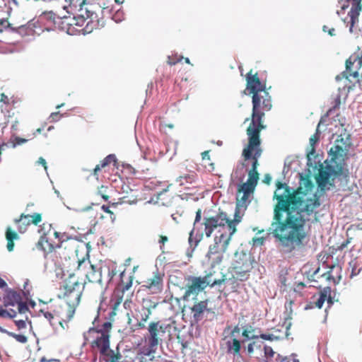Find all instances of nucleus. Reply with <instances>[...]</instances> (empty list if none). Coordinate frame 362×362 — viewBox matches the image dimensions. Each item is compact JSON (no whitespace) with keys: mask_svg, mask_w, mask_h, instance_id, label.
<instances>
[{"mask_svg":"<svg viewBox=\"0 0 362 362\" xmlns=\"http://www.w3.org/2000/svg\"><path fill=\"white\" fill-rule=\"evenodd\" d=\"M194 228H193V229L190 231L189 235V243L191 247L193 246V249H194L198 245L199 242L203 238V233L196 234L194 236Z\"/></svg>","mask_w":362,"mask_h":362,"instance_id":"32","label":"nucleus"},{"mask_svg":"<svg viewBox=\"0 0 362 362\" xmlns=\"http://www.w3.org/2000/svg\"><path fill=\"white\" fill-rule=\"evenodd\" d=\"M14 223L17 224V229L20 233H24L27 230L28 226L30 223V215H25L22 214L19 218H16Z\"/></svg>","mask_w":362,"mask_h":362,"instance_id":"24","label":"nucleus"},{"mask_svg":"<svg viewBox=\"0 0 362 362\" xmlns=\"http://www.w3.org/2000/svg\"><path fill=\"white\" fill-rule=\"evenodd\" d=\"M28 319V317L27 316H25V319L14 320V323H15V325L17 327L18 330H21L22 329H25L26 327L25 321Z\"/></svg>","mask_w":362,"mask_h":362,"instance_id":"42","label":"nucleus"},{"mask_svg":"<svg viewBox=\"0 0 362 362\" xmlns=\"http://www.w3.org/2000/svg\"><path fill=\"white\" fill-rule=\"evenodd\" d=\"M105 269L107 272L105 280L107 283H110L112 280L113 277L116 275L117 271L114 269H110L109 267H105Z\"/></svg>","mask_w":362,"mask_h":362,"instance_id":"43","label":"nucleus"},{"mask_svg":"<svg viewBox=\"0 0 362 362\" xmlns=\"http://www.w3.org/2000/svg\"><path fill=\"white\" fill-rule=\"evenodd\" d=\"M197 175L195 174H187L183 176H180L177 179V182L180 185L185 186V188H189L185 186L187 184H192L196 181Z\"/></svg>","mask_w":362,"mask_h":362,"instance_id":"30","label":"nucleus"},{"mask_svg":"<svg viewBox=\"0 0 362 362\" xmlns=\"http://www.w3.org/2000/svg\"><path fill=\"white\" fill-rule=\"evenodd\" d=\"M60 117H61V115L59 114V112H52L49 116V119H50L51 122H56V121L59 120Z\"/></svg>","mask_w":362,"mask_h":362,"instance_id":"54","label":"nucleus"},{"mask_svg":"<svg viewBox=\"0 0 362 362\" xmlns=\"http://www.w3.org/2000/svg\"><path fill=\"white\" fill-rule=\"evenodd\" d=\"M37 247L42 250L45 255L52 252L57 255V241L52 240L47 237V234L40 236L37 243Z\"/></svg>","mask_w":362,"mask_h":362,"instance_id":"19","label":"nucleus"},{"mask_svg":"<svg viewBox=\"0 0 362 362\" xmlns=\"http://www.w3.org/2000/svg\"><path fill=\"white\" fill-rule=\"evenodd\" d=\"M141 311V313L140 320H141L142 321L146 322L149 319V317L151 314V310H150V308H148L146 307H142Z\"/></svg>","mask_w":362,"mask_h":362,"instance_id":"39","label":"nucleus"},{"mask_svg":"<svg viewBox=\"0 0 362 362\" xmlns=\"http://www.w3.org/2000/svg\"><path fill=\"white\" fill-rule=\"evenodd\" d=\"M341 267L339 266L333 265L330 267V269L327 272L323 273L320 276L325 278L327 281L329 282H333V284H337L341 280Z\"/></svg>","mask_w":362,"mask_h":362,"instance_id":"22","label":"nucleus"},{"mask_svg":"<svg viewBox=\"0 0 362 362\" xmlns=\"http://www.w3.org/2000/svg\"><path fill=\"white\" fill-rule=\"evenodd\" d=\"M172 325L166 322L152 321L149 322L147 330V341L151 347H157L166 338L170 337Z\"/></svg>","mask_w":362,"mask_h":362,"instance_id":"10","label":"nucleus"},{"mask_svg":"<svg viewBox=\"0 0 362 362\" xmlns=\"http://www.w3.org/2000/svg\"><path fill=\"white\" fill-rule=\"evenodd\" d=\"M260 344H258L257 342L253 341L247 345V351L250 356H252L255 354V351L258 349H260Z\"/></svg>","mask_w":362,"mask_h":362,"instance_id":"38","label":"nucleus"},{"mask_svg":"<svg viewBox=\"0 0 362 362\" xmlns=\"http://www.w3.org/2000/svg\"><path fill=\"white\" fill-rule=\"evenodd\" d=\"M53 236L57 240V255L61 259H66L76 251V239L68 233L54 230Z\"/></svg>","mask_w":362,"mask_h":362,"instance_id":"13","label":"nucleus"},{"mask_svg":"<svg viewBox=\"0 0 362 362\" xmlns=\"http://www.w3.org/2000/svg\"><path fill=\"white\" fill-rule=\"evenodd\" d=\"M259 337L262 339L269 341H272L274 339V335L271 334H262Z\"/></svg>","mask_w":362,"mask_h":362,"instance_id":"55","label":"nucleus"},{"mask_svg":"<svg viewBox=\"0 0 362 362\" xmlns=\"http://www.w3.org/2000/svg\"><path fill=\"white\" fill-rule=\"evenodd\" d=\"M37 163L39 164H41L44 167L45 170H47V163H46V160L42 157L39 158Z\"/></svg>","mask_w":362,"mask_h":362,"instance_id":"60","label":"nucleus"},{"mask_svg":"<svg viewBox=\"0 0 362 362\" xmlns=\"http://www.w3.org/2000/svg\"><path fill=\"white\" fill-rule=\"evenodd\" d=\"M6 239L7 240V250L9 252L13 250L14 248V240L19 238L18 235L16 232L13 231L11 227H8L6 230Z\"/></svg>","mask_w":362,"mask_h":362,"instance_id":"26","label":"nucleus"},{"mask_svg":"<svg viewBox=\"0 0 362 362\" xmlns=\"http://www.w3.org/2000/svg\"><path fill=\"white\" fill-rule=\"evenodd\" d=\"M76 308L67 305H64L55 304V315L57 316V322L62 326L63 322H69L74 317Z\"/></svg>","mask_w":362,"mask_h":362,"instance_id":"18","label":"nucleus"},{"mask_svg":"<svg viewBox=\"0 0 362 362\" xmlns=\"http://www.w3.org/2000/svg\"><path fill=\"white\" fill-rule=\"evenodd\" d=\"M133 277L129 276L128 281L119 285L114 291L110 299L112 313L116 315V310L123 301L125 291H129L132 286Z\"/></svg>","mask_w":362,"mask_h":362,"instance_id":"16","label":"nucleus"},{"mask_svg":"<svg viewBox=\"0 0 362 362\" xmlns=\"http://www.w3.org/2000/svg\"><path fill=\"white\" fill-rule=\"evenodd\" d=\"M265 238L263 237H255L252 238L254 246H261L264 243Z\"/></svg>","mask_w":362,"mask_h":362,"instance_id":"48","label":"nucleus"},{"mask_svg":"<svg viewBox=\"0 0 362 362\" xmlns=\"http://www.w3.org/2000/svg\"><path fill=\"white\" fill-rule=\"evenodd\" d=\"M242 335H243V337H244L245 338H246L247 339L257 338V336L250 335V331H249L247 329H245L243 331Z\"/></svg>","mask_w":362,"mask_h":362,"instance_id":"53","label":"nucleus"},{"mask_svg":"<svg viewBox=\"0 0 362 362\" xmlns=\"http://www.w3.org/2000/svg\"><path fill=\"white\" fill-rule=\"evenodd\" d=\"M246 90L252 95V110L250 123L246 132L250 139V146L259 143L260 132L266 128L264 124L265 113L272 107V96L266 90L265 83H262L257 73L252 74V70L246 76Z\"/></svg>","mask_w":362,"mask_h":362,"instance_id":"2","label":"nucleus"},{"mask_svg":"<svg viewBox=\"0 0 362 362\" xmlns=\"http://www.w3.org/2000/svg\"><path fill=\"white\" fill-rule=\"evenodd\" d=\"M107 187L102 185L98 188L97 192V194L100 196L105 201H107L109 199V196L107 194Z\"/></svg>","mask_w":362,"mask_h":362,"instance_id":"41","label":"nucleus"},{"mask_svg":"<svg viewBox=\"0 0 362 362\" xmlns=\"http://www.w3.org/2000/svg\"><path fill=\"white\" fill-rule=\"evenodd\" d=\"M319 139H320V135H319L318 130H317L316 133L315 134H313L310 138V146H311V150H310V151L308 154V158H309L310 154H313L315 153V145L318 141Z\"/></svg>","mask_w":362,"mask_h":362,"instance_id":"36","label":"nucleus"},{"mask_svg":"<svg viewBox=\"0 0 362 362\" xmlns=\"http://www.w3.org/2000/svg\"><path fill=\"white\" fill-rule=\"evenodd\" d=\"M182 59V57H178L177 55L169 56L168 58V64L170 65H175L179 62H180Z\"/></svg>","mask_w":362,"mask_h":362,"instance_id":"46","label":"nucleus"},{"mask_svg":"<svg viewBox=\"0 0 362 362\" xmlns=\"http://www.w3.org/2000/svg\"><path fill=\"white\" fill-rule=\"evenodd\" d=\"M145 322H146L142 321L141 320H140V321L138 322V323L136 324L137 328L138 329H144V328H146Z\"/></svg>","mask_w":362,"mask_h":362,"instance_id":"62","label":"nucleus"},{"mask_svg":"<svg viewBox=\"0 0 362 362\" xmlns=\"http://www.w3.org/2000/svg\"><path fill=\"white\" fill-rule=\"evenodd\" d=\"M322 30L325 33H327L328 35L333 37L336 35L335 30L334 28H329L327 25H323Z\"/></svg>","mask_w":362,"mask_h":362,"instance_id":"50","label":"nucleus"},{"mask_svg":"<svg viewBox=\"0 0 362 362\" xmlns=\"http://www.w3.org/2000/svg\"><path fill=\"white\" fill-rule=\"evenodd\" d=\"M27 139L16 136L14 139L12 146L15 148L17 145H21L27 142Z\"/></svg>","mask_w":362,"mask_h":362,"instance_id":"51","label":"nucleus"},{"mask_svg":"<svg viewBox=\"0 0 362 362\" xmlns=\"http://www.w3.org/2000/svg\"><path fill=\"white\" fill-rule=\"evenodd\" d=\"M84 289V283L78 281L75 274H71L66 279L60 288V298L64 300L67 305L77 308L81 301V297Z\"/></svg>","mask_w":362,"mask_h":362,"instance_id":"7","label":"nucleus"},{"mask_svg":"<svg viewBox=\"0 0 362 362\" xmlns=\"http://www.w3.org/2000/svg\"><path fill=\"white\" fill-rule=\"evenodd\" d=\"M240 332V328L239 327V326L238 325L235 326L230 333L231 337H236L235 334H239Z\"/></svg>","mask_w":362,"mask_h":362,"instance_id":"59","label":"nucleus"},{"mask_svg":"<svg viewBox=\"0 0 362 362\" xmlns=\"http://www.w3.org/2000/svg\"><path fill=\"white\" fill-rule=\"evenodd\" d=\"M111 328L110 322H105L98 327L90 328L84 334L85 340L90 341L93 348L98 349L101 354H105L109 351Z\"/></svg>","mask_w":362,"mask_h":362,"instance_id":"5","label":"nucleus"},{"mask_svg":"<svg viewBox=\"0 0 362 362\" xmlns=\"http://www.w3.org/2000/svg\"><path fill=\"white\" fill-rule=\"evenodd\" d=\"M274 198L276 203L274 206L273 220L270 230L287 252H292L296 247H303L308 237L305 226L309 219L305 215H311L320 206L317 199L305 200L306 194L300 187L295 190L286 183L278 181Z\"/></svg>","mask_w":362,"mask_h":362,"instance_id":"1","label":"nucleus"},{"mask_svg":"<svg viewBox=\"0 0 362 362\" xmlns=\"http://www.w3.org/2000/svg\"><path fill=\"white\" fill-rule=\"evenodd\" d=\"M111 163H112L114 166H116L117 163V159L115 154H109L104 159L100 160V163L93 170L92 175L98 179L99 173L101 171H107Z\"/></svg>","mask_w":362,"mask_h":362,"instance_id":"21","label":"nucleus"},{"mask_svg":"<svg viewBox=\"0 0 362 362\" xmlns=\"http://www.w3.org/2000/svg\"><path fill=\"white\" fill-rule=\"evenodd\" d=\"M9 98L4 93L1 94L0 101L6 105L9 104Z\"/></svg>","mask_w":362,"mask_h":362,"instance_id":"58","label":"nucleus"},{"mask_svg":"<svg viewBox=\"0 0 362 362\" xmlns=\"http://www.w3.org/2000/svg\"><path fill=\"white\" fill-rule=\"evenodd\" d=\"M352 238H348L345 241H344L341 244L337 246V250H343L345 249L348 245L351 243Z\"/></svg>","mask_w":362,"mask_h":362,"instance_id":"52","label":"nucleus"},{"mask_svg":"<svg viewBox=\"0 0 362 362\" xmlns=\"http://www.w3.org/2000/svg\"><path fill=\"white\" fill-rule=\"evenodd\" d=\"M103 355L106 357L105 361L107 362H117L122 358L120 354L118 353L115 354L114 351L110 350V349L109 351H107V354Z\"/></svg>","mask_w":362,"mask_h":362,"instance_id":"33","label":"nucleus"},{"mask_svg":"<svg viewBox=\"0 0 362 362\" xmlns=\"http://www.w3.org/2000/svg\"><path fill=\"white\" fill-rule=\"evenodd\" d=\"M29 308L25 302L23 301L21 293L13 290L6 291L3 297V305H0V317L4 319H14L17 314H25Z\"/></svg>","mask_w":362,"mask_h":362,"instance_id":"4","label":"nucleus"},{"mask_svg":"<svg viewBox=\"0 0 362 362\" xmlns=\"http://www.w3.org/2000/svg\"><path fill=\"white\" fill-rule=\"evenodd\" d=\"M207 300H202L195 303L191 308L192 313L195 321H199L202 318V314L207 310Z\"/></svg>","mask_w":362,"mask_h":362,"instance_id":"23","label":"nucleus"},{"mask_svg":"<svg viewBox=\"0 0 362 362\" xmlns=\"http://www.w3.org/2000/svg\"><path fill=\"white\" fill-rule=\"evenodd\" d=\"M32 289V286L30 285V281L26 279L23 284V293L26 298H28L30 296V291Z\"/></svg>","mask_w":362,"mask_h":362,"instance_id":"40","label":"nucleus"},{"mask_svg":"<svg viewBox=\"0 0 362 362\" xmlns=\"http://www.w3.org/2000/svg\"><path fill=\"white\" fill-rule=\"evenodd\" d=\"M202 218V209H199L196 212V216L194 221V226L196 225L197 223L199 222Z\"/></svg>","mask_w":362,"mask_h":362,"instance_id":"56","label":"nucleus"},{"mask_svg":"<svg viewBox=\"0 0 362 362\" xmlns=\"http://www.w3.org/2000/svg\"><path fill=\"white\" fill-rule=\"evenodd\" d=\"M163 274L158 272H154L151 277L144 281L142 287L152 294L160 293L163 289Z\"/></svg>","mask_w":362,"mask_h":362,"instance_id":"17","label":"nucleus"},{"mask_svg":"<svg viewBox=\"0 0 362 362\" xmlns=\"http://www.w3.org/2000/svg\"><path fill=\"white\" fill-rule=\"evenodd\" d=\"M78 272L84 275L89 282L102 284L103 281V268L92 264L88 259L78 261Z\"/></svg>","mask_w":362,"mask_h":362,"instance_id":"14","label":"nucleus"},{"mask_svg":"<svg viewBox=\"0 0 362 362\" xmlns=\"http://www.w3.org/2000/svg\"><path fill=\"white\" fill-rule=\"evenodd\" d=\"M263 350L264 356L267 358H272L275 354L273 349L269 346H264Z\"/></svg>","mask_w":362,"mask_h":362,"instance_id":"47","label":"nucleus"},{"mask_svg":"<svg viewBox=\"0 0 362 362\" xmlns=\"http://www.w3.org/2000/svg\"><path fill=\"white\" fill-rule=\"evenodd\" d=\"M8 28L14 30L13 28H11V24L9 23V22L7 19L1 20L0 21V33H3L4 30H7Z\"/></svg>","mask_w":362,"mask_h":362,"instance_id":"44","label":"nucleus"},{"mask_svg":"<svg viewBox=\"0 0 362 362\" xmlns=\"http://www.w3.org/2000/svg\"><path fill=\"white\" fill-rule=\"evenodd\" d=\"M255 260L251 254L243 251L236 252L235 259L228 269L231 279L245 281L250 278V273L253 269Z\"/></svg>","mask_w":362,"mask_h":362,"instance_id":"6","label":"nucleus"},{"mask_svg":"<svg viewBox=\"0 0 362 362\" xmlns=\"http://www.w3.org/2000/svg\"><path fill=\"white\" fill-rule=\"evenodd\" d=\"M42 221V216L40 214L35 213L33 215H30V223L37 226Z\"/></svg>","mask_w":362,"mask_h":362,"instance_id":"45","label":"nucleus"},{"mask_svg":"<svg viewBox=\"0 0 362 362\" xmlns=\"http://www.w3.org/2000/svg\"><path fill=\"white\" fill-rule=\"evenodd\" d=\"M64 9L68 12H78L75 17L76 24L83 26L86 23L84 30L91 33L93 30L100 29L104 26L101 16L107 14L110 16L111 8L103 0H96L88 2L86 0H65Z\"/></svg>","mask_w":362,"mask_h":362,"instance_id":"3","label":"nucleus"},{"mask_svg":"<svg viewBox=\"0 0 362 362\" xmlns=\"http://www.w3.org/2000/svg\"><path fill=\"white\" fill-rule=\"evenodd\" d=\"M7 335L14 338L17 341L21 344H25L28 341L27 337L23 334H18L14 332H7Z\"/></svg>","mask_w":362,"mask_h":362,"instance_id":"37","label":"nucleus"},{"mask_svg":"<svg viewBox=\"0 0 362 362\" xmlns=\"http://www.w3.org/2000/svg\"><path fill=\"white\" fill-rule=\"evenodd\" d=\"M320 272V267L317 268L308 277V279L310 281H315V278L317 276V274Z\"/></svg>","mask_w":362,"mask_h":362,"instance_id":"57","label":"nucleus"},{"mask_svg":"<svg viewBox=\"0 0 362 362\" xmlns=\"http://www.w3.org/2000/svg\"><path fill=\"white\" fill-rule=\"evenodd\" d=\"M276 362H299V360L295 358L280 357L279 356Z\"/></svg>","mask_w":362,"mask_h":362,"instance_id":"49","label":"nucleus"},{"mask_svg":"<svg viewBox=\"0 0 362 362\" xmlns=\"http://www.w3.org/2000/svg\"><path fill=\"white\" fill-rule=\"evenodd\" d=\"M255 187V185L250 184L249 182H246L245 183H243L240 187L239 188L238 191L243 192L244 193L245 196H247L250 192H252L254 189Z\"/></svg>","mask_w":362,"mask_h":362,"instance_id":"35","label":"nucleus"},{"mask_svg":"<svg viewBox=\"0 0 362 362\" xmlns=\"http://www.w3.org/2000/svg\"><path fill=\"white\" fill-rule=\"evenodd\" d=\"M228 351H232L234 354H238L241 348L240 341L236 337H232L231 341H227Z\"/></svg>","mask_w":362,"mask_h":362,"instance_id":"31","label":"nucleus"},{"mask_svg":"<svg viewBox=\"0 0 362 362\" xmlns=\"http://www.w3.org/2000/svg\"><path fill=\"white\" fill-rule=\"evenodd\" d=\"M168 241V238L167 236L160 235L159 243L164 245Z\"/></svg>","mask_w":362,"mask_h":362,"instance_id":"61","label":"nucleus"},{"mask_svg":"<svg viewBox=\"0 0 362 362\" xmlns=\"http://www.w3.org/2000/svg\"><path fill=\"white\" fill-rule=\"evenodd\" d=\"M40 313L46 318L51 325H54L57 322V316L55 315V304L51 305L47 308V310H40Z\"/></svg>","mask_w":362,"mask_h":362,"instance_id":"29","label":"nucleus"},{"mask_svg":"<svg viewBox=\"0 0 362 362\" xmlns=\"http://www.w3.org/2000/svg\"><path fill=\"white\" fill-rule=\"evenodd\" d=\"M156 348L157 347H151L148 344L147 346L141 347L135 357V361L154 362V361H158L154 356Z\"/></svg>","mask_w":362,"mask_h":362,"instance_id":"20","label":"nucleus"},{"mask_svg":"<svg viewBox=\"0 0 362 362\" xmlns=\"http://www.w3.org/2000/svg\"><path fill=\"white\" fill-rule=\"evenodd\" d=\"M7 286L6 282L0 276V288H4Z\"/></svg>","mask_w":362,"mask_h":362,"instance_id":"64","label":"nucleus"},{"mask_svg":"<svg viewBox=\"0 0 362 362\" xmlns=\"http://www.w3.org/2000/svg\"><path fill=\"white\" fill-rule=\"evenodd\" d=\"M331 173L327 170H320L316 177V182L320 188L325 187L329 182Z\"/></svg>","mask_w":362,"mask_h":362,"instance_id":"25","label":"nucleus"},{"mask_svg":"<svg viewBox=\"0 0 362 362\" xmlns=\"http://www.w3.org/2000/svg\"><path fill=\"white\" fill-rule=\"evenodd\" d=\"M102 209L103 211L107 213V214H112V212L110 211V207L105 205L102 206Z\"/></svg>","mask_w":362,"mask_h":362,"instance_id":"63","label":"nucleus"},{"mask_svg":"<svg viewBox=\"0 0 362 362\" xmlns=\"http://www.w3.org/2000/svg\"><path fill=\"white\" fill-rule=\"evenodd\" d=\"M260 145L261 141H259L258 144L250 146V139H248L247 146L243 150V156L245 160L250 159L252 160V168L248 172V179L247 181L255 186L259 180V173L257 170V165H259L258 158L261 156L262 152Z\"/></svg>","mask_w":362,"mask_h":362,"instance_id":"12","label":"nucleus"},{"mask_svg":"<svg viewBox=\"0 0 362 362\" xmlns=\"http://www.w3.org/2000/svg\"><path fill=\"white\" fill-rule=\"evenodd\" d=\"M349 268H351V274H350L351 278H353L354 276H356L360 274L362 268L358 267L357 262L356 260L351 261L349 262Z\"/></svg>","mask_w":362,"mask_h":362,"instance_id":"34","label":"nucleus"},{"mask_svg":"<svg viewBox=\"0 0 362 362\" xmlns=\"http://www.w3.org/2000/svg\"><path fill=\"white\" fill-rule=\"evenodd\" d=\"M240 221L239 219H229L226 213L219 212L214 216L205 217L204 218V232L207 238L211 237V234L218 227L228 226L230 230L228 235H233L236 231V225Z\"/></svg>","mask_w":362,"mask_h":362,"instance_id":"9","label":"nucleus"},{"mask_svg":"<svg viewBox=\"0 0 362 362\" xmlns=\"http://www.w3.org/2000/svg\"><path fill=\"white\" fill-rule=\"evenodd\" d=\"M210 151H205L202 153V166L208 172H214L215 170V163L211 160L209 156Z\"/></svg>","mask_w":362,"mask_h":362,"instance_id":"28","label":"nucleus"},{"mask_svg":"<svg viewBox=\"0 0 362 362\" xmlns=\"http://www.w3.org/2000/svg\"><path fill=\"white\" fill-rule=\"evenodd\" d=\"M330 288L326 287L323 289L322 291L320 292V294L317 299V300L315 302V306L318 308H321L325 303V301L327 299V301L329 303H332V300L330 296L327 298V295L330 294Z\"/></svg>","mask_w":362,"mask_h":362,"instance_id":"27","label":"nucleus"},{"mask_svg":"<svg viewBox=\"0 0 362 362\" xmlns=\"http://www.w3.org/2000/svg\"><path fill=\"white\" fill-rule=\"evenodd\" d=\"M211 274H206L204 277H192L187 285L185 292L183 295V300H188L190 296L197 297L199 293L203 291L208 286L211 287L221 285L225 281V279L214 280L211 281L210 277Z\"/></svg>","mask_w":362,"mask_h":362,"instance_id":"11","label":"nucleus"},{"mask_svg":"<svg viewBox=\"0 0 362 362\" xmlns=\"http://www.w3.org/2000/svg\"><path fill=\"white\" fill-rule=\"evenodd\" d=\"M233 235H226L224 233L215 236L214 243L209 247L206 257L212 267L221 263L223 254L227 251L228 247Z\"/></svg>","mask_w":362,"mask_h":362,"instance_id":"8","label":"nucleus"},{"mask_svg":"<svg viewBox=\"0 0 362 362\" xmlns=\"http://www.w3.org/2000/svg\"><path fill=\"white\" fill-rule=\"evenodd\" d=\"M351 145L350 134L347 133L341 134L338 136L330 152L333 159H340L346 155L349 148Z\"/></svg>","mask_w":362,"mask_h":362,"instance_id":"15","label":"nucleus"}]
</instances>
